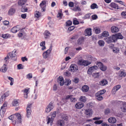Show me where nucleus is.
Instances as JSON below:
<instances>
[{"mask_svg": "<svg viewBox=\"0 0 126 126\" xmlns=\"http://www.w3.org/2000/svg\"><path fill=\"white\" fill-rule=\"evenodd\" d=\"M7 66L5 64H4L0 69V71L2 72L5 73L6 71L7 70Z\"/></svg>", "mask_w": 126, "mask_h": 126, "instance_id": "obj_20", "label": "nucleus"}, {"mask_svg": "<svg viewBox=\"0 0 126 126\" xmlns=\"http://www.w3.org/2000/svg\"><path fill=\"white\" fill-rule=\"evenodd\" d=\"M112 51L114 53H118L119 52V49L118 47H114L113 48Z\"/></svg>", "mask_w": 126, "mask_h": 126, "instance_id": "obj_33", "label": "nucleus"}, {"mask_svg": "<svg viewBox=\"0 0 126 126\" xmlns=\"http://www.w3.org/2000/svg\"><path fill=\"white\" fill-rule=\"evenodd\" d=\"M123 107L121 108V110L123 112H126V102L123 103Z\"/></svg>", "mask_w": 126, "mask_h": 126, "instance_id": "obj_26", "label": "nucleus"}, {"mask_svg": "<svg viewBox=\"0 0 126 126\" xmlns=\"http://www.w3.org/2000/svg\"><path fill=\"white\" fill-rule=\"evenodd\" d=\"M15 11V9L11 7L10 8L9 10L8 14L9 16H12L14 14Z\"/></svg>", "mask_w": 126, "mask_h": 126, "instance_id": "obj_11", "label": "nucleus"}, {"mask_svg": "<svg viewBox=\"0 0 126 126\" xmlns=\"http://www.w3.org/2000/svg\"><path fill=\"white\" fill-rule=\"evenodd\" d=\"M84 40V38L83 37L80 38L77 41V43L78 45H81L83 43Z\"/></svg>", "mask_w": 126, "mask_h": 126, "instance_id": "obj_27", "label": "nucleus"}, {"mask_svg": "<svg viewBox=\"0 0 126 126\" xmlns=\"http://www.w3.org/2000/svg\"><path fill=\"white\" fill-rule=\"evenodd\" d=\"M106 92L105 90L104 89L101 90L97 92V94H99L101 95L103 94Z\"/></svg>", "mask_w": 126, "mask_h": 126, "instance_id": "obj_45", "label": "nucleus"}, {"mask_svg": "<svg viewBox=\"0 0 126 126\" xmlns=\"http://www.w3.org/2000/svg\"><path fill=\"white\" fill-rule=\"evenodd\" d=\"M69 6L71 7H73L74 5V3L72 1L70 2L68 4Z\"/></svg>", "mask_w": 126, "mask_h": 126, "instance_id": "obj_56", "label": "nucleus"}, {"mask_svg": "<svg viewBox=\"0 0 126 126\" xmlns=\"http://www.w3.org/2000/svg\"><path fill=\"white\" fill-rule=\"evenodd\" d=\"M77 66L75 64H72L70 66L69 70L72 72H75L78 70Z\"/></svg>", "mask_w": 126, "mask_h": 126, "instance_id": "obj_8", "label": "nucleus"}, {"mask_svg": "<svg viewBox=\"0 0 126 126\" xmlns=\"http://www.w3.org/2000/svg\"><path fill=\"white\" fill-rule=\"evenodd\" d=\"M78 63L79 65L84 66H87L91 63V62L87 60H79Z\"/></svg>", "mask_w": 126, "mask_h": 126, "instance_id": "obj_4", "label": "nucleus"}, {"mask_svg": "<svg viewBox=\"0 0 126 126\" xmlns=\"http://www.w3.org/2000/svg\"><path fill=\"white\" fill-rule=\"evenodd\" d=\"M107 81L106 80L104 79L99 82L100 85L102 86H104L106 85L107 83Z\"/></svg>", "mask_w": 126, "mask_h": 126, "instance_id": "obj_29", "label": "nucleus"}, {"mask_svg": "<svg viewBox=\"0 0 126 126\" xmlns=\"http://www.w3.org/2000/svg\"><path fill=\"white\" fill-rule=\"evenodd\" d=\"M58 82L60 83L61 86H63L64 82L63 78L62 76H59L58 79Z\"/></svg>", "mask_w": 126, "mask_h": 126, "instance_id": "obj_16", "label": "nucleus"}, {"mask_svg": "<svg viewBox=\"0 0 126 126\" xmlns=\"http://www.w3.org/2000/svg\"><path fill=\"white\" fill-rule=\"evenodd\" d=\"M111 31L113 33H116L118 32L119 30L118 28L116 26H112L111 28Z\"/></svg>", "mask_w": 126, "mask_h": 126, "instance_id": "obj_12", "label": "nucleus"}, {"mask_svg": "<svg viewBox=\"0 0 126 126\" xmlns=\"http://www.w3.org/2000/svg\"><path fill=\"white\" fill-rule=\"evenodd\" d=\"M116 118L114 117H111L108 119V121L109 123L111 124H115L116 122Z\"/></svg>", "mask_w": 126, "mask_h": 126, "instance_id": "obj_15", "label": "nucleus"}, {"mask_svg": "<svg viewBox=\"0 0 126 126\" xmlns=\"http://www.w3.org/2000/svg\"><path fill=\"white\" fill-rule=\"evenodd\" d=\"M57 123L60 126H64V124L63 121L61 120H58Z\"/></svg>", "mask_w": 126, "mask_h": 126, "instance_id": "obj_25", "label": "nucleus"}, {"mask_svg": "<svg viewBox=\"0 0 126 126\" xmlns=\"http://www.w3.org/2000/svg\"><path fill=\"white\" fill-rule=\"evenodd\" d=\"M73 81L75 83H77L79 81V79L78 78H76L74 79Z\"/></svg>", "mask_w": 126, "mask_h": 126, "instance_id": "obj_60", "label": "nucleus"}, {"mask_svg": "<svg viewBox=\"0 0 126 126\" xmlns=\"http://www.w3.org/2000/svg\"><path fill=\"white\" fill-rule=\"evenodd\" d=\"M45 38V39H47L48 37L51 35L50 32L47 30L45 31L44 33Z\"/></svg>", "mask_w": 126, "mask_h": 126, "instance_id": "obj_24", "label": "nucleus"}, {"mask_svg": "<svg viewBox=\"0 0 126 126\" xmlns=\"http://www.w3.org/2000/svg\"><path fill=\"white\" fill-rule=\"evenodd\" d=\"M90 7L91 9H94L95 8H98V6L95 3H93L91 5Z\"/></svg>", "mask_w": 126, "mask_h": 126, "instance_id": "obj_36", "label": "nucleus"}, {"mask_svg": "<svg viewBox=\"0 0 126 126\" xmlns=\"http://www.w3.org/2000/svg\"><path fill=\"white\" fill-rule=\"evenodd\" d=\"M93 111L91 109H86L85 110V114L86 115L90 116H92Z\"/></svg>", "mask_w": 126, "mask_h": 126, "instance_id": "obj_18", "label": "nucleus"}, {"mask_svg": "<svg viewBox=\"0 0 126 126\" xmlns=\"http://www.w3.org/2000/svg\"><path fill=\"white\" fill-rule=\"evenodd\" d=\"M104 40L108 44L111 43H115L117 41V38L114 34L107 37H105Z\"/></svg>", "mask_w": 126, "mask_h": 126, "instance_id": "obj_1", "label": "nucleus"}, {"mask_svg": "<svg viewBox=\"0 0 126 126\" xmlns=\"http://www.w3.org/2000/svg\"><path fill=\"white\" fill-rule=\"evenodd\" d=\"M109 35V32L106 31L103 32L102 33V35L103 36L107 37Z\"/></svg>", "mask_w": 126, "mask_h": 126, "instance_id": "obj_37", "label": "nucleus"}, {"mask_svg": "<svg viewBox=\"0 0 126 126\" xmlns=\"http://www.w3.org/2000/svg\"><path fill=\"white\" fill-rule=\"evenodd\" d=\"M9 35L8 34H2L1 36L4 38H7Z\"/></svg>", "mask_w": 126, "mask_h": 126, "instance_id": "obj_50", "label": "nucleus"}, {"mask_svg": "<svg viewBox=\"0 0 126 126\" xmlns=\"http://www.w3.org/2000/svg\"><path fill=\"white\" fill-rule=\"evenodd\" d=\"M21 11L23 12H26L28 10L27 8H22L21 9Z\"/></svg>", "mask_w": 126, "mask_h": 126, "instance_id": "obj_62", "label": "nucleus"}, {"mask_svg": "<svg viewBox=\"0 0 126 126\" xmlns=\"http://www.w3.org/2000/svg\"><path fill=\"white\" fill-rule=\"evenodd\" d=\"M12 104L14 106H17L18 105V102L17 100L15 99L12 102Z\"/></svg>", "mask_w": 126, "mask_h": 126, "instance_id": "obj_38", "label": "nucleus"}, {"mask_svg": "<svg viewBox=\"0 0 126 126\" xmlns=\"http://www.w3.org/2000/svg\"><path fill=\"white\" fill-rule=\"evenodd\" d=\"M7 102H5L1 107L0 110L1 115L3 116L5 113L6 110L7 108Z\"/></svg>", "mask_w": 126, "mask_h": 126, "instance_id": "obj_3", "label": "nucleus"}, {"mask_svg": "<svg viewBox=\"0 0 126 126\" xmlns=\"http://www.w3.org/2000/svg\"><path fill=\"white\" fill-rule=\"evenodd\" d=\"M99 45L101 46L102 47L104 46L105 43L103 40H100L98 42Z\"/></svg>", "mask_w": 126, "mask_h": 126, "instance_id": "obj_39", "label": "nucleus"}, {"mask_svg": "<svg viewBox=\"0 0 126 126\" xmlns=\"http://www.w3.org/2000/svg\"><path fill=\"white\" fill-rule=\"evenodd\" d=\"M62 117L64 120L67 121V120L68 117L66 115L63 114L62 116Z\"/></svg>", "mask_w": 126, "mask_h": 126, "instance_id": "obj_52", "label": "nucleus"}, {"mask_svg": "<svg viewBox=\"0 0 126 126\" xmlns=\"http://www.w3.org/2000/svg\"><path fill=\"white\" fill-rule=\"evenodd\" d=\"M56 111H54L53 112L52 116L51 117V118L54 119L56 116Z\"/></svg>", "mask_w": 126, "mask_h": 126, "instance_id": "obj_58", "label": "nucleus"}, {"mask_svg": "<svg viewBox=\"0 0 126 126\" xmlns=\"http://www.w3.org/2000/svg\"><path fill=\"white\" fill-rule=\"evenodd\" d=\"M76 39V36H74L70 38V40L71 42H74L75 41Z\"/></svg>", "mask_w": 126, "mask_h": 126, "instance_id": "obj_44", "label": "nucleus"}, {"mask_svg": "<svg viewBox=\"0 0 126 126\" xmlns=\"http://www.w3.org/2000/svg\"><path fill=\"white\" fill-rule=\"evenodd\" d=\"M121 87V86L120 85H118L115 86L113 88L112 92L113 94H115L116 91L119 90Z\"/></svg>", "mask_w": 126, "mask_h": 126, "instance_id": "obj_13", "label": "nucleus"}, {"mask_svg": "<svg viewBox=\"0 0 126 126\" xmlns=\"http://www.w3.org/2000/svg\"><path fill=\"white\" fill-rule=\"evenodd\" d=\"M85 35L86 36L91 35H92L91 29L89 28L86 29L85 31Z\"/></svg>", "mask_w": 126, "mask_h": 126, "instance_id": "obj_14", "label": "nucleus"}, {"mask_svg": "<svg viewBox=\"0 0 126 126\" xmlns=\"http://www.w3.org/2000/svg\"><path fill=\"white\" fill-rule=\"evenodd\" d=\"M47 124H48L49 123H50V125L51 126L52 125L53 120L54 119H51V118L47 117Z\"/></svg>", "mask_w": 126, "mask_h": 126, "instance_id": "obj_31", "label": "nucleus"}, {"mask_svg": "<svg viewBox=\"0 0 126 126\" xmlns=\"http://www.w3.org/2000/svg\"><path fill=\"white\" fill-rule=\"evenodd\" d=\"M70 99L72 102H73L75 101L76 99L75 98L73 97V95H71L70 98Z\"/></svg>", "mask_w": 126, "mask_h": 126, "instance_id": "obj_59", "label": "nucleus"}, {"mask_svg": "<svg viewBox=\"0 0 126 126\" xmlns=\"http://www.w3.org/2000/svg\"><path fill=\"white\" fill-rule=\"evenodd\" d=\"M30 89V88H28V89H25V90L24 91V97L25 98H27V95L28 94V91Z\"/></svg>", "mask_w": 126, "mask_h": 126, "instance_id": "obj_30", "label": "nucleus"}, {"mask_svg": "<svg viewBox=\"0 0 126 126\" xmlns=\"http://www.w3.org/2000/svg\"><path fill=\"white\" fill-rule=\"evenodd\" d=\"M16 51L14 50L11 52L7 54V56L5 57L4 60L5 62H7V61L10 58H12L13 57L16 56Z\"/></svg>", "mask_w": 126, "mask_h": 126, "instance_id": "obj_2", "label": "nucleus"}, {"mask_svg": "<svg viewBox=\"0 0 126 126\" xmlns=\"http://www.w3.org/2000/svg\"><path fill=\"white\" fill-rule=\"evenodd\" d=\"M103 122V120H97L95 121L94 122V123L96 124H100L102 123Z\"/></svg>", "mask_w": 126, "mask_h": 126, "instance_id": "obj_47", "label": "nucleus"}, {"mask_svg": "<svg viewBox=\"0 0 126 126\" xmlns=\"http://www.w3.org/2000/svg\"><path fill=\"white\" fill-rule=\"evenodd\" d=\"M72 22L70 20H69L66 22V26H70L72 24Z\"/></svg>", "mask_w": 126, "mask_h": 126, "instance_id": "obj_49", "label": "nucleus"}, {"mask_svg": "<svg viewBox=\"0 0 126 126\" xmlns=\"http://www.w3.org/2000/svg\"><path fill=\"white\" fill-rule=\"evenodd\" d=\"M94 30H95L96 34H98L100 32V29L98 27L95 28L94 29Z\"/></svg>", "mask_w": 126, "mask_h": 126, "instance_id": "obj_35", "label": "nucleus"}, {"mask_svg": "<svg viewBox=\"0 0 126 126\" xmlns=\"http://www.w3.org/2000/svg\"><path fill=\"white\" fill-rule=\"evenodd\" d=\"M8 79L11 81L10 85H12L13 84L14 79L11 77H8Z\"/></svg>", "mask_w": 126, "mask_h": 126, "instance_id": "obj_42", "label": "nucleus"}, {"mask_svg": "<svg viewBox=\"0 0 126 126\" xmlns=\"http://www.w3.org/2000/svg\"><path fill=\"white\" fill-rule=\"evenodd\" d=\"M31 104H28L27 107L26 108L27 113L26 116L28 118H29L31 114Z\"/></svg>", "mask_w": 126, "mask_h": 126, "instance_id": "obj_6", "label": "nucleus"}, {"mask_svg": "<svg viewBox=\"0 0 126 126\" xmlns=\"http://www.w3.org/2000/svg\"><path fill=\"white\" fill-rule=\"evenodd\" d=\"M110 5L111 7L115 9H119L118 5L115 3L112 2L110 3Z\"/></svg>", "mask_w": 126, "mask_h": 126, "instance_id": "obj_21", "label": "nucleus"}, {"mask_svg": "<svg viewBox=\"0 0 126 126\" xmlns=\"http://www.w3.org/2000/svg\"><path fill=\"white\" fill-rule=\"evenodd\" d=\"M126 76V73L123 71H120L119 76L120 77H124Z\"/></svg>", "mask_w": 126, "mask_h": 126, "instance_id": "obj_34", "label": "nucleus"}, {"mask_svg": "<svg viewBox=\"0 0 126 126\" xmlns=\"http://www.w3.org/2000/svg\"><path fill=\"white\" fill-rule=\"evenodd\" d=\"M90 13H88L85 15L84 17V18L85 19H86L87 18H89L90 16Z\"/></svg>", "mask_w": 126, "mask_h": 126, "instance_id": "obj_53", "label": "nucleus"}, {"mask_svg": "<svg viewBox=\"0 0 126 126\" xmlns=\"http://www.w3.org/2000/svg\"><path fill=\"white\" fill-rule=\"evenodd\" d=\"M23 66L21 64H19L17 65V68L19 69H23Z\"/></svg>", "mask_w": 126, "mask_h": 126, "instance_id": "obj_55", "label": "nucleus"}, {"mask_svg": "<svg viewBox=\"0 0 126 126\" xmlns=\"http://www.w3.org/2000/svg\"><path fill=\"white\" fill-rule=\"evenodd\" d=\"M90 69H91L92 71L93 72L94 70L96 69L97 68V66L94 65L89 68Z\"/></svg>", "mask_w": 126, "mask_h": 126, "instance_id": "obj_46", "label": "nucleus"}, {"mask_svg": "<svg viewBox=\"0 0 126 126\" xmlns=\"http://www.w3.org/2000/svg\"><path fill=\"white\" fill-rule=\"evenodd\" d=\"M27 0H19L18 2V4L22 6L26 2Z\"/></svg>", "mask_w": 126, "mask_h": 126, "instance_id": "obj_28", "label": "nucleus"}, {"mask_svg": "<svg viewBox=\"0 0 126 126\" xmlns=\"http://www.w3.org/2000/svg\"><path fill=\"white\" fill-rule=\"evenodd\" d=\"M79 99L81 101L83 102H85L86 100L85 97L84 96H81L79 98Z\"/></svg>", "mask_w": 126, "mask_h": 126, "instance_id": "obj_40", "label": "nucleus"}, {"mask_svg": "<svg viewBox=\"0 0 126 126\" xmlns=\"http://www.w3.org/2000/svg\"><path fill=\"white\" fill-rule=\"evenodd\" d=\"M35 16L36 17L38 18L41 16V14L39 12H36V13L35 14Z\"/></svg>", "mask_w": 126, "mask_h": 126, "instance_id": "obj_48", "label": "nucleus"}, {"mask_svg": "<svg viewBox=\"0 0 126 126\" xmlns=\"http://www.w3.org/2000/svg\"><path fill=\"white\" fill-rule=\"evenodd\" d=\"M92 18L93 19L95 20L98 17L96 15H94L92 16Z\"/></svg>", "mask_w": 126, "mask_h": 126, "instance_id": "obj_61", "label": "nucleus"}, {"mask_svg": "<svg viewBox=\"0 0 126 126\" xmlns=\"http://www.w3.org/2000/svg\"><path fill=\"white\" fill-rule=\"evenodd\" d=\"M15 115L18 120L17 121L19 123H20L21 122V118L20 114L18 113H16Z\"/></svg>", "mask_w": 126, "mask_h": 126, "instance_id": "obj_23", "label": "nucleus"}, {"mask_svg": "<svg viewBox=\"0 0 126 126\" xmlns=\"http://www.w3.org/2000/svg\"><path fill=\"white\" fill-rule=\"evenodd\" d=\"M84 105L83 103L81 102H79L77 103L75 105V107L77 109H80L83 107Z\"/></svg>", "mask_w": 126, "mask_h": 126, "instance_id": "obj_17", "label": "nucleus"}, {"mask_svg": "<svg viewBox=\"0 0 126 126\" xmlns=\"http://www.w3.org/2000/svg\"><path fill=\"white\" fill-rule=\"evenodd\" d=\"M21 60L22 61L24 62L25 61H28V59L26 57H22L21 58Z\"/></svg>", "mask_w": 126, "mask_h": 126, "instance_id": "obj_64", "label": "nucleus"}, {"mask_svg": "<svg viewBox=\"0 0 126 126\" xmlns=\"http://www.w3.org/2000/svg\"><path fill=\"white\" fill-rule=\"evenodd\" d=\"M53 108V103L51 102L46 107L45 110L46 112L48 113L50 112Z\"/></svg>", "mask_w": 126, "mask_h": 126, "instance_id": "obj_5", "label": "nucleus"}, {"mask_svg": "<svg viewBox=\"0 0 126 126\" xmlns=\"http://www.w3.org/2000/svg\"><path fill=\"white\" fill-rule=\"evenodd\" d=\"M110 110L109 109H105L104 111V113L105 115H108L110 113Z\"/></svg>", "mask_w": 126, "mask_h": 126, "instance_id": "obj_43", "label": "nucleus"}, {"mask_svg": "<svg viewBox=\"0 0 126 126\" xmlns=\"http://www.w3.org/2000/svg\"><path fill=\"white\" fill-rule=\"evenodd\" d=\"M116 38H117V40L118 39H122L123 38V37L120 33H118L115 34Z\"/></svg>", "mask_w": 126, "mask_h": 126, "instance_id": "obj_22", "label": "nucleus"}, {"mask_svg": "<svg viewBox=\"0 0 126 126\" xmlns=\"http://www.w3.org/2000/svg\"><path fill=\"white\" fill-rule=\"evenodd\" d=\"M64 74L67 76H69L70 75V73L68 71L65 72Z\"/></svg>", "mask_w": 126, "mask_h": 126, "instance_id": "obj_63", "label": "nucleus"}, {"mask_svg": "<svg viewBox=\"0 0 126 126\" xmlns=\"http://www.w3.org/2000/svg\"><path fill=\"white\" fill-rule=\"evenodd\" d=\"M51 50L52 48L51 47L47 51L43 53V56L44 58L46 59L48 57L50 53Z\"/></svg>", "mask_w": 126, "mask_h": 126, "instance_id": "obj_9", "label": "nucleus"}, {"mask_svg": "<svg viewBox=\"0 0 126 126\" xmlns=\"http://www.w3.org/2000/svg\"><path fill=\"white\" fill-rule=\"evenodd\" d=\"M75 27L74 26H71L68 28V30L70 31H72L74 30V29L75 28Z\"/></svg>", "mask_w": 126, "mask_h": 126, "instance_id": "obj_57", "label": "nucleus"}, {"mask_svg": "<svg viewBox=\"0 0 126 126\" xmlns=\"http://www.w3.org/2000/svg\"><path fill=\"white\" fill-rule=\"evenodd\" d=\"M96 64L98 66H99L100 69L102 71H105L107 69V67L105 65H104L103 63L101 62H97Z\"/></svg>", "mask_w": 126, "mask_h": 126, "instance_id": "obj_7", "label": "nucleus"}, {"mask_svg": "<svg viewBox=\"0 0 126 126\" xmlns=\"http://www.w3.org/2000/svg\"><path fill=\"white\" fill-rule=\"evenodd\" d=\"M18 30H19L17 28V27L16 26L12 28L11 30V31L12 33H15Z\"/></svg>", "mask_w": 126, "mask_h": 126, "instance_id": "obj_32", "label": "nucleus"}, {"mask_svg": "<svg viewBox=\"0 0 126 126\" xmlns=\"http://www.w3.org/2000/svg\"><path fill=\"white\" fill-rule=\"evenodd\" d=\"M89 89V87L87 85L83 86L82 87L81 90L83 92H87Z\"/></svg>", "mask_w": 126, "mask_h": 126, "instance_id": "obj_19", "label": "nucleus"}, {"mask_svg": "<svg viewBox=\"0 0 126 126\" xmlns=\"http://www.w3.org/2000/svg\"><path fill=\"white\" fill-rule=\"evenodd\" d=\"M71 81L70 79H66L64 83L65 85L68 86L71 84Z\"/></svg>", "mask_w": 126, "mask_h": 126, "instance_id": "obj_41", "label": "nucleus"}, {"mask_svg": "<svg viewBox=\"0 0 126 126\" xmlns=\"http://www.w3.org/2000/svg\"><path fill=\"white\" fill-rule=\"evenodd\" d=\"M46 2L45 0L42 1L40 5L41 8V11L42 12L45 11L46 8Z\"/></svg>", "mask_w": 126, "mask_h": 126, "instance_id": "obj_10", "label": "nucleus"}, {"mask_svg": "<svg viewBox=\"0 0 126 126\" xmlns=\"http://www.w3.org/2000/svg\"><path fill=\"white\" fill-rule=\"evenodd\" d=\"M9 91H7L5 93L2 95L5 98L6 97L9 96Z\"/></svg>", "mask_w": 126, "mask_h": 126, "instance_id": "obj_51", "label": "nucleus"}, {"mask_svg": "<svg viewBox=\"0 0 126 126\" xmlns=\"http://www.w3.org/2000/svg\"><path fill=\"white\" fill-rule=\"evenodd\" d=\"M73 24L75 25H76L79 24V22L77 20H74L73 19Z\"/></svg>", "mask_w": 126, "mask_h": 126, "instance_id": "obj_54", "label": "nucleus"}]
</instances>
